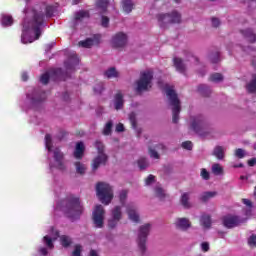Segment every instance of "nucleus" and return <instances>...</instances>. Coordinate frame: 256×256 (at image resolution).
I'll use <instances>...</instances> for the list:
<instances>
[{"label": "nucleus", "instance_id": "obj_1", "mask_svg": "<svg viewBox=\"0 0 256 256\" xmlns=\"http://www.w3.org/2000/svg\"><path fill=\"white\" fill-rule=\"evenodd\" d=\"M43 10L25 8L26 17L22 22L21 43H33L41 37V29L45 27V19H51L57 13L56 5H47Z\"/></svg>", "mask_w": 256, "mask_h": 256}, {"label": "nucleus", "instance_id": "obj_2", "mask_svg": "<svg viewBox=\"0 0 256 256\" xmlns=\"http://www.w3.org/2000/svg\"><path fill=\"white\" fill-rule=\"evenodd\" d=\"M55 211H63L68 219L76 221L83 214V204H81L79 197L70 195L65 200L57 203Z\"/></svg>", "mask_w": 256, "mask_h": 256}, {"label": "nucleus", "instance_id": "obj_3", "mask_svg": "<svg viewBox=\"0 0 256 256\" xmlns=\"http://www.w3.org/2000/svg\"><path fill=\"white\" fill-rule=\"evenodd\" d=\"M47 101V92L42 90L41 87L31 88L26 93V100L22 105L23 111H39L43 107V103Z\"/></svg>", "mask_w": 256, "mask_h": 256}, {"label": "nucleus", "instance_id": "obj_4", "mask_svg": "<svg viewBox=\"0 0 256 256\" xmlns=\"http://www.w3.org/2000/svg\"><path fill=\"white\" fill-rule=\"evenodd\" d=\"M165 91L169 99V105H171L172 107L173 123H179V114L181 113V101H179L177 92H175L173 88L166 86Z\"/></svg>", "mask_w": 256, "mask_h": 256}, {"label": "nucleus", "instance_id": "obj_5", "mask_svg": "<svg viewBox=\"0 0 256 256\" xmlns=\"http://www.w3.org/2000/svg\"><path fill=\"white\" fill-rule=\"evenodd\" d=\"M96 193L99 201L104 205H109L113 201V188L105 182H99L96 185Z\"/></svg>", "mask_w": 256, "mask_h": 256}, {"label": "nucleus", "instance_id": "obj_6", "mask_svg": "<svg viewBox=\"0 0 256 256\" xmlns=\"http://www.w3.org/2000/svg\"><path fill=\"white\" fill-rule=\"evenodd\" d=\"M51 77H54L55 81L65 80L69 78V74L67 72H64L62 68L52 69L49 72H45L41 75L40 83H42V85H47Z\"/></svg>", "mask_w": 256, "mask_h": 256}, {"label": "nucleus", "instance_id": "obj_7", "mask_svg": "<svg viewBox=\"0 0 256 256\" xmlns=\"http://www.w3.org/2000/svg\"><path fill=\"white\" fill-rule=\"evenodd\" d=\"M157 19L161 29H167V25H171V23H181V14L173 11L171 13L159 14Z\"/></svg>", "mask_w": 256, "mask_h": 256}, {"label": "nucleus", "instance_id": "obj_8", "mask_svg": "<svg viewBox=\"0 0 256 256\" xmlns=\"http://www.w3.org/2000/svg\"><path fill=\"white\" fill-rule=\"evenodd\" d=\"M151 81H153V72L152 71H144L140 74V79L136 82L137 93H142V91H147L149 87H151Z\"/></svg>", "mask_w": 256, "mask_h": 256}, {"label": "nucleus", "instance_id": "obj_9", "mask_svg": "<svg viewBox=\"0 0 256 256\" xmlns=\"http://www.w3.org/2000/svg\"><path fill=\"white\" fill-rule=\"evenodd\" d=\"M191 129L195 131L197 135H205V129H207V122L203 115L192 116L191 118Z\"/></svg>", "mask_w": 256, "mask_h": 256}, {"label": "nucleus", "instance_id": "obj_10", "mask_svg": "<svg viewBox=\"0 0 256 256\" xmlns=\"http://www.w3.org/2000/svg\"><path fill=\"white\" fill-rule=\"evenodd\" d=\"M149 231H151V224H145L139 228L137 243L141 253H145L147 250L146 243Z\"/></svg>", "mask_w": 256, "mask_h": 256}, {"label": "nucleus", "instance_id": "obj_11", "mask_svg": "<svg viewBox=\"0 0 256 256\" xmlns=\"http://www.w3.org/2000/svg\"><path fill=\"white\" fill-rule=\"evenodd\" d=\"M222 221L226 229H233L239 227V225H243V223H247V218L237 215H226L223 217Z\"/></svg>", "mask_w": 256, "mask_h": 256}, {"label": "nucleus", "instance_id": "obj_12", "mask_svg": "<svg viewBox=\"0 0 256 256\" xmlns=\"http://www.w3.org/2000/svg\"><path fill=\"white\" fill-rule=\"evenodd\" d=\"M95 147L98 150V156L93 161V171H97V169H99V165H105V163H107V155L103 153V143L97 141L95 143Z\"/></svg>", "mask_w": 256, "mask_h": 256}, {"label": "nucleus", "instance_id": "obj_13", "mask_svg": "<svg viewBox=\"0 0 256 256\" xmlns=\"http://www.w3.org/2000/svg\"><path fill=\"white\" fill-rule=\"evenodd\" d=\"M93 223L97 229H102L103 221L105 219V209L103 206L97 205L93 211Z\"/></svg>", "mask_w": 256, "mask_h": 256}, {"label": "nucleus", "instance_id": "obj_14", "mask_svg": "<svg viewBox=\"0 0 256 256\" xmlns=\"http://www.w3.org/2000/svg\"><path fill=\"white\" fill-rule=\"evenodd\" d=\"M57 239H59V231L55 227H51L48 235L43 237V243L47 249H53L55 247L53 241H57Z\"/></svg>", "mask_w": 256, "mask_h": 256}, {"label": "nucleus", "instance_id": "obj_15", "mask_svg": "<svg viewBox=\"0 0 256 256\" xmlns=\"http://www.w3.org/2000/svg\"><path fill=\"white\" fill-rule=\"evenodd\" d=\"M77 65H79V57L77 56V53L72 52L69 54L67 60L64 61V67L67 73H73Z\"/></svg>", "mask_w": 256, "mask_h": 256}, {"label": "nucleus", "instance_id": "obj_16", "mask_svg": "<svg viewBox=\"0 0 256 256\" xmlns=\"http://www.w3.org/2000/svg\"><path fill=\"white\" fill-rule=\"evenodd\" d=\"M53 153H54V161L56 162V165L49 162L50 171H51V173H53L54 169H58L59 171H62V169H63V153L61 152V150L59 148H55L53 150Z\"/></svg>", "mask_w": 256, "mask_h": 256}, {"label": "nucleus", "instance_id": "obj_17", "mask_svg": "<svg viewBox=\"0 0 256 256\" xmlns=\"http://www.w3.org/2000/svg\"><path fill=\"white\" fill-rule=\"evenodd\" d=\"M112 47L119 49V47H125L127 45V34L119 32L112 37Z\"/></svg>", "mask_w": 256, "mask_h": 256}, {"label": "nucleus", "instance_id": "obj_18", "mask_svg": "<svg viewBox=\"0 0 256 256\" xmlns=\"http://www.w3.org/2000/svg\"><path fill=\"white\" fill-rule=\"evenodd\" d=\"M101 42V35L96 34L92 38H87L86 40H82L78 43L79 47H83L84 49H91L93 45H99Z\"/></svg>", "mask_w": 256, "mask_h": 256}, {"label": "nucleus", "instance_id": "obj_19", "mask_svg": "<svg viewBox=\"0 0 256 256\" xmlns=\"http://www.w3.org/2000/svg\"><path fill=\"white\" fill-rule=\"evenodd\" d=\"M119 221H121V206H116L112 210V219L108 221V227L110 229H115Z\"/></svg>", "mask_w": 256, "mask_h": 256}, {"label": "nucleus", "instance_id": "obj_20", "mask_svg": "<svg viewBox=\"0 0 256 256\" xmlns=\"http://www.w3.org/2000/svg\"><path fill=\"white\" fill-rule=\"evenodd\" d=\"M176 228L181 231H187L191 227V222L187 218H178L175 222Z\"/></svg>", "mask_w": 256, "mask_h": 256}, {"label": "nucleus", "instance_id": "obj_21", "mask_svg": "<svg viewBox=\"0 0 256 256\" xmlns=\"http://www.w3.org/2000/svg\"><path fill=\"white\" fill-rule=\"evenodd\" d=\"M127 213L130 221H133L134 223H139V214L137 213V210H135V206L129 204L127 206Z\"/></svg>", "mask_w": 256, "mask_h": 256}, {"label": "nucleus", "instance_id": "obj_22", "mask_svg": "<svg viewBox=\"0 0 256 256\" xmlns=\"http://www.w3.org/2000/svg\"><path fill=\"white\" fill-rule=\"evenodd\" d=\"M84 19H89V12L85 10H81L75 13L74 27L79 25V22Z\"/></svg>", "mask_w": 256, "mask_h": 256}, {"label": "nucleus", "instance_id": "obj_23", "mask_svg": "<svg viewBox=\"0 0 256 256\" xmlns=\"http://www.w3.org/2000/svg\"><path fill=\"white\" fill-rule=\"evenodd\" d=\"M84 153H85V144L83 142H78L74 150L75 159H83Z\"/></svg>", "mask_w": 256, "mask_h": 256}, {"label": "nucleus", "instance_id": "obj_24", "mask_svg": "<svg viewBox=\"0 0 256 256\" xmlns=\"http://www.w3.org/2000/svg\"><path fill=\"white\" fill-rule=\"evenodd\" d=\"M125 103V100H123V94L121 92H118L114 97V108L116 111H119V109H123V105Z\"/></svg>", "mask_w": 256, "mask_h": 256}, {"label": "nucleus", "instance_id": "obj_25", "mask_svg": "<svg viewBox=\"0 0 256 256\" xmlns=\"http://www.w3.org/2000/svg\"><path fill=\"white\" fill-rule=\"evenodd\" d=\"M242 203H244V205H246V208L243 209V213L244 215H246V217H251V213H253V202H251V200L249 199H242Z\"/></svg>", "mask_w": 256, "mask_h": 256}, {"label": "nucleus", "instance_id": "obj_26", "mask_svg": "<svg viewBox=\"0 0 256 256\" xmlns=\"http://www.w3.org/2000/svg\"><path fill=\"white\" fill-rule=\"evenodd\" d=\"M212 155H214V157H217L219 161L225 159V147L216 146L213 150Z\"/></svg>", "mask_w": 256, "mask_h": 256}, {"label": "nucleus", "instance_id": "obj_27", "mask_svg": "<svg viewBox=\"0 0 256 256\" xmlns=\"http://www.w3.org/2000/svg\"><path fill=\"white\" fill-rule=\"evenodd\" d=\"M241 33L245 39H247L250 43H255L256 41V35L253 33V30L251 29H246V30H241Z\"/></svg>", "mask_w": 256, "mask_h": 256}, {"label": "nucleus", "instance_id": "obj_28", "mask_svg": "<svg viewBox=\"0 0 256 256\" xmlns=\"http://www.w3.org/2000/svg\"><path fill=\"white\" fill-rule=\"evenodd\" d=\"M1 25L2 27H11V25H13V16L9 14H2Z\"/></svg>", "mask_w": 256, "mask_h": 256}, {"label": "nucleus", "instance_id": "obj_29", "mask_svg": "<svg viewBox=\"0 0 256 256\" xmlns=\"http://www.w3.org/2000/svg\"><path fill=\"white\" fill-rule=\"evenodd\" d=\"M200 224L202 225V227H204V229H210L211 227V216L204 214L201 216L200 218Z\"/></svg>", "mask_w": 256, "mask_h": 256}, {"label": "nucleus", "instance_id": "obj_30", "mask_svg": "<svg viewBox=\"0 0 256 256\" xmlns=\"http://www.w3.org/2000/svg\"><path fill=\"white\" fill-rule=\"evenodd\" d=\"M173 61H174V66L178 71V73H185V64L183 63V60L181 58L175 57Z\"/></svg>", "mask_w": 256, "mask_h": 256}, {"label": "nucleus", "instance_id": "obj_31", "mask_svg": "<svg viewBox=\"0 0 256 256\" xmlns=\"http://www.w3.org/2000/svg\"><path fill=\"white\" fill-rule=\"evenodd\" d=\"M198 93L203 95V97H209L211 95V88L205 84H200L198 86Z\"/></svg>", "mask_w": 256, "mask_h": 256}, {"label": "nucleus", "instance_id": "obj_32", "mask_svg": "<svg viewBox=\"0 0 256 256\" xmlns=\"http://www.w3.org/2000/svg\"><path fill=\"white\" fill-rule=\"evenodd\" d=\"M190 193L185 192L181 196V205L184 206L185 209H189L191 207V203L189 202Z\"/></svg>", "mask_w": 256, "mask_h": 256}, {"label": "nucleus", "instance_id": "obj_33", "mask_svg": "<svg viewBox=\"0 0 256 256\" xmlns=\"http://www.w3.org/2000/svg\"><path fill=\"white\" fill-rule=\"evenodd\" d=\"M248 93H256V74L252 76V80L246 85Z\"/></svg>", "mask_w": 256, "mask_h": 256}, {"label": "nucleus", "instance_id": "obj_34", "mask_svg": "<svg viewBox=\"0 0 256 256\" xmlns=\"http://www.w3.org/2000/svg\"><path fill=\"white\" fill-rule=\"evenodd\" d=\"M96 7L101 9L102 13L107 11V7H109V0H97Z\"/></svg>", "mask_w": 256, "mask_h": 256}, {"label": "nucleus", "instance_id": "obj_35", "mask_svg": "<svg viewBox=\"0 0 256 256\" xmlns=\"http://www.w3.org/2000/svg\"><path fill=\"white\" fill-rule=\"evenodd\" d=\"M45 148L47 149L48 153H53V141L50 134L45 135Z\"/></svg>", "mask_w": 256, "mask_h": 256}, {"label": "nucleus", "instance_id": "obj_36", "mask_svg": "<svg viewBox=\"0 0 256 256\" xmlns=\"http://www.w3.org/2000/svg\"><path fill=\"white\" fill-rule=\"evenodd\" d=\"M122 7L125 13H131L133 11V2L131 0H123Z\"/></svg>", "mask_w": 256, "mask_h": 256}, {"label": "nucleus", "instance_id": "obj_37", "mask_svg": "<svg viewBox=\"0 0 256 256\" xmlns=\"http://www.w3.org/2000/svg\"><path fill=\"white\" fill-rule=\"evenodd\" d=\"M215 195H217V192H203L200 196V200H202L204 203H206V201H209V199H213V197H215Z\"/></svg>", "mask_w": 256, "mask_h": 256}, {"label": "nucleus", "instance_id": "obj_38", "mask_svg": "<svg viewBox=\"0 0 256 256\" xmlns=\"http://www.w3.org/2000/svg\"><path fill=\"white\" fill-rule=\"evenodd\" d=\"M60 243L62 245V247H69V245H71L73 243V240L71 239V237L67 236V235H62L60 237Z\"/></svg>", "mask_w": 256, "mask_h": 256}, {"label": "nucleus", "instance_id": "obj_39", "mask_svg": "<svg viewBox=\"0 0 256 256\" xmlns=\"http://www.w3.org/2000/svg\"><path fill=\"white\" fill-rule=\"evenodd\" d=\"M105 77H107L108 79H111L113 77H119V73L117 72V70L115 69V67H111L108 70H106L104 72Z\"/></svg>", "mask_w": 256, "mask_h": 256}, {"label": "nucleus", "instance_id": "obj_40", "mask_svg": "<svg viewBox=\"0 0 256 256\" xmlns=\"http://www.w3.org/2000/svg\"><path fill=\"white\" fill-rule=\"evenodd\" d=\"M76 172L79 175H84L85 171H87V168L85 167V164L81 162H75Z\"/></svg>", "mask_w": 256, "mask_h": 256}, {"label": "nucleus", "instance_id": "obj_41", "mask_svg": "<svg viewBox=\"0 0 256 256\" xmlns=\"http://www.w3.org/2000/svg\"><path fill=\"white\" fill-rule=\"evenodd\" d=\"M155 194L158 197V199H165V190H163V188H161V186L157 185L154 188Z\"/></svg>", "mask_w": 256, "mask_h": 256}, {"label": "nucleus", "instance_id": "obj_42", "mask_svg": "<svg viewBox=\"0 0 256 256\" xmlns=\"http://www.w3.org/2000/svg\"><path fill=\"white\" fill-rule=\"evenodd\" d=\"M138 167L141 169V171L145 170L149 167V162L147 161V158H140L138 160Z\"/></svg>", "mask_w": 256, "mask_h": 256}, {"label": "nucleus", "instance_id": "obj_43", "mask_svg": "<svg viewBox=\"0 0 256 256\" xmlns=\"http://www.w3.org/2000/svg\"><path fill=\"white\" fill-rule=\"evenodd\" d=\"M212 173H214V175H223V167H221V165L219 164H213L212 165Z\"/></svg>", "mask_w": 256, "mask_h": 256}, {"label": "nucleus", "instance_id": "obj_44", "mask_svg": "<svg viewBox=\"0 0 256 256\" xmlns=\"http://www.w3.org/2000/svg\"><path fill=\"white\" fill-rule=\"evenodd\" d=\"M210 81L213 83H221V81H223V75L220 73H214L210 76Z\"/></svg>", "mask_w": 256, "mask_h": 256}, {"label": "nucleus", "instance_id": "obj_45", "mask_svg": "<svg viewBox=\"0 0 256 256\" xmlns=\"http://www.w3.org/2000/svg\"><path fill=\"white\" fill-rule=\"evenodd\" d=\"M112 129H113V121H108L103 129V134L111 135Z\"/></svg>", "mask_w": 256, "mask_h": 256}, {"label": "nucleus", "instance_id": "obj_46", "mask_svg": "<svg viewBox=\"0 0 256 256\" xmlns=\"http://www.w3.org/2000/svg\"><path fill=\"white\" fill-rule=\"evenodd\" d=\"M103 89H105V85L103 84V82H100L94 87V93L96 95H101V93H103Z\"/></svg>", "mask_w": 256, "mask_h": 256}, {"label": "nucleus", "instance_id": "obj_47", "mask_svg": "<svg viewBox=\"0 0 256 256\" xmlns=\"http://www.w3.org/2000/svg\"><path fill=\"white\" fill-rule=\"evenodd\" d=\"M129 119L133 129H135V127H137V115L135 114V112H131L129 114Z\"/></svg>", "mask_w": 256, "mask_h": 256}, {"label": "nucleus", "instance_id": "obj_48", "mask_svg": "<svg viewBox=\"0 0 256 256\" xmlns=\"http://www.w3.org/2000/svg\"><path fill=\"white\" fill-rule=\"evenodd\" d=\"M210 61L211 63H219V61H221V55L219 54V52L211 54Z\"/></svg>", "mask_w": 256, "mask_h": 256}, {"label": "nucleus", "instance_id": "obj_49", "mask_svg": "<svg viewBox=\"0 0 256 256\" xmlns=\"http://www.w3.org/2000/svg\"><path fill=\"white\" fill-rule=\"evenodd\" d=\"M127 190L120 191L119 199L122 206H125V201L127 199Z\"/></svg>", "mask_w": 256, "mask_h": 256}, {"label": "nucleus", "instance_id": "obj_50", "mask_svg": "<svg viewBox=\"0 0 256 256\" xmlns=\"http://www.w3.org/2000/svg\"><path fill=\"white\" fill-rule=\"evenodd\" d=\"M245 5H248V11H251L252 9H256V0H245Z\"/></svg>", "mask_w": 256, "mask_h": 256}, {"label": "nucleus", "instance_id": "obj_51", "mask_svg": "<svg viewBox=\"0 0 256 256\" xmlns=\"http://www.w3.org/2000/svg\"><path fill=\"white\" fill-rule=\"evenodd\" d=\"M248 245L250 247H256V235L253 234L248 238Z\"/></svg>", "mask_w": 256, "mask_h": 256}, {"label": "nucleus", "instance_id": "obj_52", "mask_svg": "<svg viewBox=\"0 0 256 256\" xmlns=\"http://www.w3.org/2000/svg\"><path fill=\"white\" fill-rule=\"evenodd\" d=\"M183 149H187V151H191L193 149V142L192 141H185L182 143Z\"/></svg>", "mask_w": 256, "mask_h": 256}, {"label": "nucleus", "instance_id": "obj_53", "mask_svg": "<svg viewBox=\"0 0 256 256\" xmlns=\"http://www.w3.org/2000/svg\"><path fill=\"white\" fill-rule=\"evenodd\" d=\"M235 156L238 157V159H243V157H245V150L241 148L236 149Z\"/></svg>", "mask_w": 256, "mask_h": 256}, {"label": "nucleus", "instance_id": "obj_54", "mask_svg": "<svg viewBox=\"0 0 256 256\" xmlns=\"http://www.w3.org/2000/svg\"><path fill=\"white\" fill-rule=\"evenodd\" d=\"M201 177H202V179H204L205 181H209L210 175H209V172L207 171V169L203 168V169L201 170Z\"/></svg>", "mask_w": 256, "mask_h": 256}, {"label": "nucleus", "instance_id": "obj_55", "mask_svg": "<svg viewBox=\"0 0 256 256\" xmlns=\"http://www.w3.org/2000/svg\"><path fill=\"white\" fill-rule=\"evenodd\" d=\"M152 183H155V176L150 174L145 180V185H152Z\"/></svg>", "mask_w": 256, "mask_h": 256}, {"label": "nucleus", "instance_id": "obj_56", "mask_svg": "<svg viewBox=\"0 0 256 256\" xmlns=\"http://www.w3.org/2000/svg\"><path fill=\"white\" fill-rule=\"evenodd\" d=\"M72 256H81V245H76Z\"/></svg>", "mask_w": 256, "mask_h": 256}, {"label": "nucleus", "instance_id": "obj_57", "mask_svg": "<svg viewBox=\"0 0 256 256\" xmlns=\"http://www.w3.org/2000/svg\"><path fill=\"white\" fill-rule=\"evenodd\" d=\"M102 27H109V17L102 16V22H101Z\"/></svg>", "mask_w": 256, "mask_h": 256}, {"label": "nucleus", "instance_id": "obj_58", "mask_svg": "<svg viewBox=\"0 0 256 256\" xmlns=\"http://www.w3.org/2000/svg\"><path fill=\"white\" fill-rule=\"evenodd\" d=\"M38 253H39L40 256H47L49 252L47 251V248H45V247H40V248L38 249Z\"/></svg>", "mask_w": 256, "mask_h": 256}, {"label": "nucleus", "instance_id": "obj_59", "mask_svg": "<svg viewBox=\"0 0 256 256\" xmlns=\"http://www.w3.org/2000/svg\"><path fill=\"white\" fill-rule=\"evenodd\" d=\"M149 153H150V157H152V159H159V153H157V151L150 149Z\"/></svg>", "mask_w": 256, "mask_h": 256}, {"label": "nucleus", "instance_id": "obj_60", "mask_svg": "<svg viewBox=\"0 0 256 256\" xmlns=\"http://www.w3.org/2000/svg\"><path fill=\"white\" fill-rule=\"evenodd\" d=\"M56 45V43L55 42H51V43H49V44H46V46H45V52L46 53H49V51H51V49H53V47Z\"/></svg>", "mask_w": 256, "mask_h": 256}, {"label": "nucleus", "instance_id": "obj_61", "mask_svg": "<svg viewBox=\"0 0 256 256\" xmlns=\"http://www.w3.org/2000/svg\"><path fill=\"white\" fill-rule=\"evenodd\" d=\"M123 131H125V126H123L122 123H119L118 125H116V132L117 133H123Z\"/></svg>", "mask_w": 256, "mask_h": 256}, {"label": "nucleus", "instance_id": "obj_62", "mask_svg": "<svg viewBox=\"0 0 256 256\" xmlns=\"http://www.w3.org/2000/svg\"><path fill=\"white\" fill-rule=\"evenodd\" d=\"M201 249H202V251H204L205 253H206L207 251H209V243L203 242V243L201 244Z\"/></svg>", "mask_w": 256, "mask_h": 256}, {"label": "nucleus", "instance_id": "obj_63", "mask_svg": "<svg viewBox=\"0 0 256 256\" xmlns=\"http://www.w3.org/2000/svg\"><path fill=\"white\" fill-rule=\"evenodd\" d=\"M212 25L214 27H218L219 25H221V21L218 18H212Z\"/></svg>", "mask_w": 256, "mask_h": 256}, {"label": "nucleus", "instance_id": "obj_64", "mask_svg": "<svg viewBox=\"0 0 256 256\" xmlns=\"http://www.w3.org/2000/svg\"><path fill=\"white\" fill-rule=\"evenodd\" d=\"M249 167H255L256 165V158H252L248 161Z\"/></svg>", "mask_w": 256, "mask_h": 256}]
</instances>
